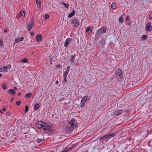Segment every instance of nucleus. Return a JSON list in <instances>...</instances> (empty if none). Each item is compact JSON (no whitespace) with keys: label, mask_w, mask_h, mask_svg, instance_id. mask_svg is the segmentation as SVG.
<instances>
[{"label":"nucleus","mask_w":152,"mask_h":152,"mask_svg":"<svg viewBox=\"0 0 152 152\" xmlns=\"http://www.w3.org/2000/svg\"><path fill=\"white\" fill-rule=\"evenodd\" d=\"M45 124L43 128L45 132L50 133H52L54 130V128L48 123H45Z\"/></svg>","instance_id":"obj_1"},{"label":"nucleus","mask_w":152,"mask_h":152,"mask_svg":"<svg viewBox=\"0 0 152 152\" xmlns=\"http://www.w3.org/2000/svg\"><path fill=\"white\" fill-rule=\"evenodd\" d=\"M45 124L43 128L45 132L50 133H52L54 130V128L48 123H45Z\"/></svg>","instance_id":"obj_2"},{"label":"nucleus","mask_w":152,"mask_h":152,"mask_svg":"<svg viewBox=\"0 0 152 152\" xmlns=\"http://www.w3.org/2000/svg\"><path fill=\"white\" fill-rule=\"evenodd\" d=\"M76 123H75L74 119H72L70 123L67 126V128L69 131H72L76 127Z\"/></svg>","instance_id":"obj_3"},{"label":"nucleus","mask_w":152,"mask_h":152,"mask_svg":"<svg viewBox=\"0 0 152 152\" xmlns=\"http://www.w3.org/2000/svg\"><path fill=\"white\" fill-rule=\"evenodd\" d=\"M107 31V28L104 26H103L99 29L96 33L97 35L101 36L103 34L105 33Z\"/></svg>","instance_id":"obj_4"},{"label":"nucleus","mask_w":152,"mask_h":152,"mask_svg":"<svg viewBox=\"0 0 152 152\" xmlns=\"http://www.w3.org/2000/svg\"><path fill=\"white\" fill-rule=\"evenodd\" d=\"M116 75L117 77L118 78H121L123 77V74L122 73V71L120 69H118L115 72Z\"/></svg>","instance_id":"obj_5"},{"label":"nucleus","mask_w":152,"mask_h":152,"mask_svg":"<svg viewBox=\"0 0 152 152\" xmlns=\"http://www.w3.org/2000/svg\"><path fill=\"white\" fill-rule=\"evenodd\" d=\"M45 122H43L39 121L36 124V126L38 128H43L44 124H45Z\"/></svg>","instance_id":"obj_6"},{"label":"nucleus","mask_w":152,"mask_h":152,"mask_svg":"<svg viewBox=\"0 0 152 152\" xmlns=\"http://www.w3.org/2000/svg\"><path fill=\"white\" fill-rule=\"evenodd\" d=\"M72 25L75 27H77L79 25V23L78 20L77 19H75L72 21Z\"/></svg>","instance_id":"obj_7"},{"label":"nucleus","mask_w":152,"mask_h":152,"mask_svg":"<svg viewBox=\"0 0 152 152\" xmlns=\"http://www.w3.org/2000/svg\"><path fill=\"white\" fill-rule=\"evenodd\" d=\"M34 25V22L33 21H31L28 25L27 27L28 31H30L33 28Z\"/></svg>","instance_id":"obj_8"},{"label":"nucleus","mask_w":152,"mask_h":152,"mask_svg":"<svg viewBox=\"0 0 152 152\" xmlns=\"http://www.w3.org/2000/svg\"><path fill=\"white\" fill-rule=\"evenodd\" d=\"M115 135L114 133H112V134H109L103 136L102 138L104 139L106 138H111L114 137Z\"/></svg>","instance_id":"obj_9"},{"label":"nucleus","mask_w":152,"mask_h":152,"mask_svg":"<svg viewBox=\"0 0 152 152\" xmlns=\"http://www.w3.org/2000/svg\"><path fill=\"white\" fill-rule=\"evenodd\" d=\"M146 30L148 31H151L152 29V27L151 26L150 22L146 24L145 26Z\"/></svg>","instance_id":"obj_10"},{"label":"nucleus","mask_w":152,"mask_h":152,"mask_svg":"<svg viewBox=\"0 0 152 152\" xmlns=\"http://www.w3.org/2000/svg\"><path fill=\"white\" fill-rule=\"evenodd\" d=\"M25 136L26 137V139L27 140H29L32 139L33 137V135L29 133H26L25 134Z\"/></svg>","instance_id":"obj_11"},{"label":"nucleus","mask_w":152,"mask_h":152,"mask_svg":"<svg viewBox=\"0 0 152 152\" xmlns=\"http://www.w3.org/2000/svg\"><path fill=\"white\" fill-rule=\"evenodd\" d=\"M88 95H86L83 98L81 101V104H85L86 101L88 100Z\"/></svg>","instance_id":"obj_12"},{"label":"nucleus","mask_w":152,"mask_h":152,"mask_svg":"<svg viewBox=\"0 0 152 152\" xmlns=\"http://www.w3.org/2000/svg\"><path fill=\"white\" fill-rule=\"evenodd\" d=\"M70 40H72V39L70 38H67L66 39L65 42L64 43V46L65 47H66L68 46L70 43Z\"/></svg>","instance_id":"obj_13"},{"label":"nucleus","mask_w":152,"mask_h":152,"mask_svg":"<svg viewBox=\"0 0 152 152\" xmlns=\"http://www.w3.org/2000/svg\"><path fill=\"white\" fill-rule=\"evenodd\" d=\"M42 38V36L41 35H37L36 37V40L39 42L41 41Z\"/></svg>","instance_id":"obj_14"},{"label":"nucleus","mask_w":152,"mask_h":152,"mask_svg":"<svg viewBox=\"0 0 152 152\" xmlns=\"http://www.w3.org/2000/svg\"><path fill=\"white\" fill-rule=\"evenodd\" d=\"M122 112V111L121 110H118L114 113V115H118L121 114Z\"/></svg>","instance_id":"obj_15"},{"label":"nucleus","mask_w":152,"mask_h":152,"mask_svg":"<svg viewBox=\"0 0 152 152\" xmlns=\"http://www.w3.org/2000/svg\"><path fill=\"white\" fill-rule=\"evenodd\" d=\"M76 54H74L73 56L72 55L71 56L70 59V61L71 62V63H72L74 61L75 57L76 56Z\"/></svg>","instance_id":"obj_16"},{"label":"nucleus","mask_w":152,"mask_h":152,"mask_svg":"<svg viewBox=\"0 0 152 152\" xmlns=\"http://www.w3.org/2000/svg\"><path fill=\"white\" fill-rule=\"evenodd\" d=\"M8 93L10 94H14L15 95L16 94V91L12 89H10L8 91Z\"/></svg>","instance_id":"obj_17"},{"label":"nucleus","mask_w":152,"mask_h":152,"mask_svg":"<svg viewBox=\"0 0 152 152\" xmlns=\"http://www.w3.org/2000/svg\"><path fill=\"white\" fill-rule=\"evenodd\" d=\"M75 10H73L71 13H70L68 16V17L69 18H70L71 17H72L74 16L75 13Z\"/></svg>","instance_id":"obj_18"},{"label":"nucleus","mask_w":152,"mask_h":152,"mask_svg":"<svg viewBox=\"0 0 152 152\" xmlns=\"http://www.w3.org/2000/svg\"><path fill=\"white\" fill-rule=\"evenodd\" d=\"M1 70V72H7L8 71V70L6 69V67L5 66H3L0 69V70Z\"/></svg>","instance_id":"obj_19"},{"label":"nucleus","mask_w":152,"mask_h":152,"mask_svg":"<svg viewBox=\"0 0 152 152\" xmlns=\"http://www.w3.org/2000/svg\"><path fill=\"white\" fill-rule=\"evenodd\" d=\"M36 3L37 6L39 8L41 6V2L40 0H36Z\"/></svg>","instance_id":"obj_20"},{"label":"nucleus","mask_w":152,"mask_h":152,"mask_svg":"<svg viewBox=\"0 0 152 152\" xmlns=\"http://www.w3.org/2000/svg\"><path fill=\"white\" fill-rule=\"evenodd\" d=\"M86 31L87 32H89V34L91 32V27H87L86 29Z\"/></svg>","instance_id":"obj_21"},{"label":"nucleus","mask_w":152,"mask_h":152,"mask_svg":"<svg viewBox=\"0 0 152 152\" xmlns=\"http://www.w3.org/2000/svg\"><path fill=\"white\" fill-rule=\"evenodd\" d=\"M32 94L31 93H29L28 94H26L25 95V97L26 98H28L31 96Z\"/></svg>","instance_id":"obj_22"},{"label":"nucleus","mask_w":152,"mask_h":152,"mask_svg":"<svg viewBox=\"0 0 152 152\" xmlns=\"http://www.w3.org/2000/svg\"><path fill=\"white\" fill-rule=\"evenodd\" d=\"M116 6L115 3H113L111 4V8L112 9L114 10L116 8Z\"/></svg>","instance_id":"obj_23"},{"label":"nucleus","mask_w":152,"mask_h":152,"mask_svg":"<svg viewBox=\"0 0 152 152\" xmlns=\"http://www.w3.org/2000/svg\"><path fill=\"white\" fill-rule=\"evenodd\" d=\"M20 15L22 16L23 18L25 16V12L23 11H21L20 12Z\"/></svg>","instance_id":"obj_24"},{"label":"nucleus","mask_w":152,"mask_h":152,"mask_svg":"<svg viewBox=\"0 0 152 152\" xmlns=\"http://www.w3.org/2000/svg\"><path fill=\"white\" fill-rule=\"evenodd\" d=\"M28 60L27 58H24L22 60V62L27 63L28 62Z\"/></svg>","instance_id":"obj_25"},{"label":"nucleus","mask_w":152,"mask_h":152,"mask_svg":"<svg viewBox=\"0 0 152 152\" xmlns=\"http://www.w3.org/2000/svg\"><path fill=\"white\" fill-rule=\"evenodd\" d=\"M28 105H26L25 107L24 110V112L25 113H26L27 112L28 110Z\"/></svg>","instance_id":"obj_26"},{"label":"nucleus","mask_w":152,"mask_h":152,"mask_svg":"<svg viewBox=\"0 0 152 152\" xmlns=\"http://www.w3.org/2000/svg\"><path fill=\"white\" fill-rule=\"evenodd\" d=\"M34 109L35 111H37L39 108V105H34Z\"/></svg>","instance_id":"obj_27"},{"label":"nucleus","mask_w":152,"mask_h":152,"mask_svg":"<svg viewBox=\"0 0 152 152\" xmlns=\"http://www.w3.org/2000/svg\"><path fill=\"white\" fill-rule=\"evenodd\" d=\"M147 37L145 35H143L142 37V40H145L146 39Z\"/></svg>","instance_id":"obj_28"},{"label":"nucleus","mask_w":152,"mask_h":152,"mask_svg":"<svg viewBox=\"0 0 152 152\" xmlns=\"http://www.w3.org/2000/svg\"><path fill=\"white\" fill-rule=\"evenodd\" d=\"M68 73V71H65L64 74V77H67Z\"/></svg>","instance_id":"obj_29"},{"label":"nucleus","mask_w":152,"mask_h":152,"mask_svg":"<svg viewBox=\"0 0 152 152\" xmlns=\"http://www.w3.org/2000/svg\"><path fill=\"white\" fill-rule=\"evenodd\" d=\"M123 18L122 17H120L119 19V21L120 23H122L123 21Z\"/></svg>","instance_id":"obj_30"},{"label":"nucleus","mask_w":152,"mask_h":152,"mask_svg":"<svg viewBox=\"0 0 152 152\" xmlns=\"http://www.w3.org/2000/svg\"><path fill=\"white\" fill-rule=\"evenodd\" d=\"M2 87L5 90H6L7 88V86L5 84L3 85Z\"/></svg>","instance_id":"obj_31"},{"label":"nucleus","mask_w":152,"mask_h":152,"mask_svg":"<svg viewBox=\"0 0 152 152\" xmlns=\"http://www.w3.org/2000/svg\"><path fill=\"white\" fill-rule=\"evenodd\" d=\"M20 41H21L20 39V38L19 37H18L15 39V42H18Z\"/></svg>","instance_id":"obj_32"},{"label":"nucleus","mask_w":152,"mask_h":152,"mask_svg":"<svg viewBox=\"0 0 152 152\" xmlns=\"http://www.w3.org/2000/svg\"><path fill=\"white\" fill-rule=\"evenodd\" d=\"M6 67V69L8 70V69H10L11 68V65H8L7 66H5Z\"/></svg>","instance_id":"obj_33"},{"label":"nucleus","mask_w":152,"mask_h":152,"mask_svg":"<svg viewBox=\"0 0 152 152\" xmlns=\"http://www.w3.org/2000/svg\"><path fill=\"white\" fill-rule=\"evenodd\" d=\"M49 16L48 14H46L45 15V18L46 19H48L49 18Z\"/></svg>","instance_id":"obj_34"},{"label":"nucleus","mask_w":152,"mask_h":152,"mask_svg":"<svg viewBox=\"0 0 152 152\" xmlns=\"http://www.w3.org/2000/svg\"><path fill=\"white\" fill-rule=\"evenodd\" d=\"M149 19L151 20H152V12L149 15Z\"/></svg>","instance_id":"obj_35"},{"label":"nucleus","mask_w":152,"mask_h":152,"mask_svg":"<svg viewBox=\"0 0 152 152\" xmlns=\"http://www.w3.org/2000/svg\"><path fill=\"white\" fill-rule=\"evenodd\" d=\"M42 141H43V140L42 139H38L37 141V142L39 143L41 142Z\"/></svg>","instance_id":"obj_36"},{"label":"nucleus","mask_w":152,"mask_h":152,"mask_svg":"<svg viewBox=\"0 0 152 152\" xmlns=\"http://www.w3.org/2000/svg\"><path fill=\"white\" fill-rule=\"evenodd\" d=\"M21 103V102L20 101H17L16 103V104H20Z\"/></svg>","instance_id":"obj_37"},{"label":"nucleus","mask_w":152,"mask_h":152,"mask_svg":"<svg viewBox=\"0 0 152 152\" xmlns=\"http://www.w3.org/2000/svg\"><path fill=\"white\" fill-rule=\"evenodd\" d=\"M125 20H126L128 21L129 20V16H127L125 18Z\"/></svg>","instance_id":"obj_38"},{"label":"nucleus","mask_w":152,"mask_h":152,"mask_svg":"<svg viewBox=\"0 0 152 152\" xmlns=\"http://www.w3.org/2000/svg\"><path fill=\"white\" fill-rule=\"evenodd\" d=\"M64 79L63 81V82H65V83H66L67 82V81L66 79V77H64Z\"/></svg>","instance_id":"obj_39"},{"label":"nucleus","mask_w":152,"mask_h":152,"mask_svg":"<svg viewBox=\"0 0 152 152\" xmlns=\"http://www.w3.org/2000/svg\"><path fill=\"white\" fill-rule=\"evenodd\" d=\"M0 45L1 46L3 45L2 41L1 40H0Z\"/></svg>","instance_id":"obj_40"},{"label":"nucleus","mask_w":152,"mask_h":152,"mask_svg":"<svg viewBox=\"0 0 152 152\" xmlns=\"http://www.w3.org/2000/svg\"><path fill=\"white\" fill-rule=\"evenodd\" d=\"M69 5L68 4H67L66 5V6H65V7L66 8H68L69 7Z\"/></svg>","instance_id":"obj_41"},{"label":"nucleus","mask_w":152,"mask_h":152,"mask_svg":"<svg viewBox=\"0 0 152 152\" xmlns=\"http://www.w3.org/2000/svg\"><path fill=\"white\" fill-rule=\"evenodd\" d=\"M56 67L58 68H61V65L60 64H58L56 65Z\"/></svg>","instance_id":"obj_42"},{"label":"nucleus","mask_w":152,"mask_h":152,"mask_svg":"<svg viewBox=\"0 0 152 152\" xmlns=\"http://www.w3.org/2000/svg\"><path fill=\"white\" fill-rule=\"evenodd\" d=\"M13 99H14V98L13 97H12L11 98V99H10V103H12V102L13 100Z\"/></svg>","instance_id":"obj_43"},{"label":"nucleus","mask_w":152,"mask_h":152,"mask_svg":"<svg viewBox=\"0 0 152 152\" xmlns=\"http://www.w3.org/2000/svg\"><path fill=\"white\" fill-rule=\"evenodd\" d=\"M69 69H70V67L69 66H67V70H66V71H68V72H69Z\"/></svg>","instance_id":"obj_44"},{"label":"nucleus","mask_w":152,"mask_h":152,"mask_svg":"<svg viewBox=\"0 0 152 152\" xmlns=\"http://www.w3.org/2000/svg\"><path fill=\"white\" fill-rule=\"evenodd\" d=\"M68 150H65L62 151L61 152H67L68 151Z\"/></svg>","instance_id":"obj_45"},{"label":"nucleus","mask_w":152,"mask_h":152,"mask_svg":"<svg viewBox=\"0 0 152 152\" xmlns=\"http://www.w3.org/2000/svg\"><path fill=\"white\" fill-rule=\"evenodd\" d=\"M30 34L32 36H33L34 35V34L33 32H30Z\"/></svg>","instance_id":"obj_46"},{"label":"nucleus","mask_w":152,"mask_h":152,"mask_svg":"<svg viewBox=\"0 0 152 152\" xmlns=\"http://www.w3.org/2000/svg\"><path fill=\"white\" fill-rule=\"evenodd\" d=\"M24 39V37H22L21 38H20V41H22Z\"/></svg>","instance_id":"obj_47"},{"label":"nucleus","mask_w":152,"mask_h":152,"mask_svg":"<svg viewBox=\"0 0 152 152\" xmlns=\"http://www.w3.org/2000/svg\"><path fill=\"white\" fill-rule=\"evenodd\" d=\"M62 4L64 5H65V6H66V5L67 4H66L65 3H64V2H62Z\"/></svg>","instance_id":"obj_48"},{"label":"nucleus","mask_w":152,"mask_h":152,"mask_svg":"<svg viewBox=\"0 0 152 152\" xmlns=\"http://www.w3.org/2000/svg\"><path fill=\"white\" fill-rule=\"evenodd\" d=\"M62 4L64 5H65V6H66V5L67 4H66L65 3H64V2H62Z\"/></svg>","instance_id":"obj_49"},{"label":"nucleus","mask_w":152,"mask_h":152,"mask_svg":"<svg viewBox=\"0 0 152 152\" xmlns=\"http://www.w3.org/2000/svg\"><path fill=\"white\" fill-rule=\"evenodd\" d=\"M62 4L64 5H65V6H66V5L67 4H66L65 3H64V2H62Z\"/></svg>","instance_id":"obj_50"},{"label":"nucleus","mask_w":152,"mask_h":152,"mask_svg":"<svg viewBox=\"0 0 152 152\" xmlns=\"http://www.w3.org/2000/svg\"><path fill=\"white\" fill-rule=\"evenodd\" d=\"M2 110L4 111H5L6 110V109L5 108L3 107L2 109Z\"/></svg>","instance_id":"obj_51"},{"label":"nucleus","mask_w":152,"mask_h":152,"mask_svg":"<svg viewBox=\"0 0 152 152\" xmlns=\"http://www.w3.org/2000/svg\"><path fill=\"white\" fill-rule=\"evenodd\" d=\"M17 95L18 96H20L21 95V94L20 93H18L17 94Z\"/></svg>","instance_id":"obj_52"},{"label":"nucleus","mask_w":152,"mask_h":152,"mask_svg":"<svg viewBox=\"0 0 152 152\" xmlns=\"http://www.w3.org/2000/svg\"><path fill=\"white\" fill-rule=\"evenodd\" d=\"M14 89L15 90H17V87H14Z\"/></svg>","instance_id":"obj_53"},{"label":"nucleus","mask_w":152,"mask_h":152,"mask_svg":"<svg viewBox=\"0 0 152 152\" xmlns=\"http://www.w3.org/2000/svg\"><path fill=\"white\" fill-rule=\"evenodd\" d=\"M4 31L5 32H7V30L6 29H5L4 30Z\"/></svg>","instance_id":"obj_54"},{"label":"nucleus","mask_w":152,"mask_h":152,"mask_svg":"<svg viewBox=\"0 0 152 152\" xmlns=\"http://www.w3.org/2000/svg\"><path fill=\"white\" fill-rule=\"evenodd\" d=\"M0 112H1V113H3V112H2L1 110V109H0Z\"/></svg>","instance_id":"obj_55"},{"label":"nucleus","mask_w":152,"mask_h":152,"mask_svg":"<svg viewBox=\"0 0 152 152\" xmlns=\"http://www.w3.org/2000/svg\"><path fill=\"white\" fill-rule=\"evenodd\" d=\"M84 105H82H82H81V107H82V108L83 107Z\"/></svg>","instance_id":"obj_56"},{"label":"nucleus","mask_w":152,"mask_h":152,"mask_svg":"<svg viewBox=\"0 0 152 152\" xmlns=\"http://www.w3.org/2000/svg\"><path fill=\"white\" fill-rule=\"evenodd\" d=\"M58 83V81H56V84Z\"/></svg>","instance_id":"obj_57"},{"label":"nucleus","mask_w":152,"mask_h":152,"mask_svg":"<svg viewBox=\"0 0 152 152\" xmlns=\"http://www.w3.org/2000/svg\"><path fill=\"white\" fill-rule=\"evenodd\" d=\"M2 76V75L0 74V77H1Z\"/></svg>","instance_id":"obj_58"},{"label":"nucleus","mask_w":152,"mask_h":152,"mask_svg":"<svg viewBox=\"0 0 152 152\" xmlns=\"http://www.w3.org/2000/svg\"><path fill=\"white\" fill-rule=\"evenodd\" d=\"M52 115L53 117V116H54V114H53V115Z\"/></svg>","instance_id":"obj_59"},{"label":"nucleus","mask_w":152,"mask_h":152,"mask_svg":"<svg viewBox=\"0 0 152 152\" xmlns=\"http://www.w3.org/2000/svg\"><path fill=\"white\" fill-rule=\"evenodd\" d=\"M38 104V105H39V104Z\"/></svg>","instance_id":"obj_60"}]
</instances>
